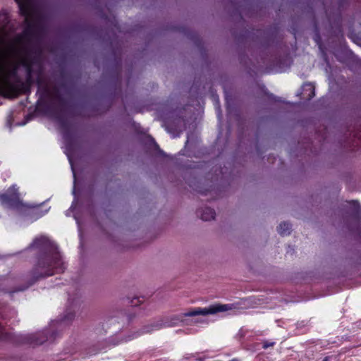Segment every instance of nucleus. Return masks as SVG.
Listing matches in <instances>:
<instances>
[{
    "mask_svg": "<svg viewBox=\"0 0 361 361\" xmlns=\"http://www.w3.org/2000/svg\"><path fill=\"white\" fill-rule=\"evenodd\" d=\"M20 13L25 16L27 27L23 34L12 37L8 32V16L0 13V94L11 96L18 93L24 86L20 75L23 71L26 82L31 84L32 66H40L38 57L32 56L30 50L32 41V20L34 8L31 0H16Z\"/></svg>",
    "mask_w": 361,
    "mask_h": 361,
    "instance_id": "nucleus-1",
    "label": "nucleus"
},
{
    "mask_svg": "<svg viewBox=\"0 0 361 361\" xmlns=\"http://www.w3.org/2000/svg\"><path fill=\"white\" fill-rule=\"evenodd\" d=\"M240 308L236 304H220L216 303L209 305L207 307H196L183 313V317H195L198 315L207 316L209 314H215L220 312H231L235 313Z\"/></svg>",
    "mask_w": 361,
    "mask_h": 361,
    "instance_id": "nucleus-2",
    "label": "nucleus"
},
{
    "mask_svg": "<svg viewBox=\"0 0 361 361\" xmlns=\"http://www.w3.org/2000/svg\"><path fill=\"white\" fill-rule=\"evenodd\" d=\"M0 201L3 204H8L11 207H16L20 203L18 194L17 193V189L14 186L9 188L8 194H4L0 195Z\"/></svg>",
    "mask_w": 361,
    "mask_h": 361,
    "instance_id": "nucleus-3",
    "label": "nucleus"
},
{
    "mask_svg": "<svg viewBox=\"0 0 361 361\" xmlns=\"http://www.w3.org/2000/svg\"><path fill=\"white\" fill-rule=\"evenodd\" d=\"M179 321L180 319L176 316L167 317L165 318L164 320L157 322L152 326V327H154L156 329H159L161 327L173 326L176 325Z\"/></svg>",
    "mask_w": 361,
    "mask_h": 361,
    "instance_id": "nucleus-4",
    "label": "nucleus"
},
{
    "mask_svg": "<svg viewBox=\"0 0 361 361\" xmlns=\"http://www.w3.org/2000/svg\"><path fill=\"white\" fill-rule=\"evenodd\" d=\"M215 216V212L211 208H205L201 214V218L204 221H210L214 219Z\"/></svg>",
    "mask_w": 361,
    "mask_h": 361,
    "instance_id": "nucleus-5",
    "label": "nucleus"
},
{
    "mask_svg": "<svg viewBox=\"0 0 361 361\" xmlns=\"http://www.w3.org/2000/svg\"><path fill=\"white\" fill-rule=\"evenodd\" d=\"M290 225L287 223H281L278 227V232L283 235H287L290 232Z\"/></svg>",
    "mask_w": 361,
    "mask_h": 361,
    "instance_id": "nucleus-6",
    "label": "nucleus"
},
{
    "mask_svg": "<svg viewBox=\"0 0 361 361\" xmlns=\"http://www.w3.org/2000/svg\"><path fill=\"white\" fill-rule=\"evenodd\" d=\"M144 300L143 297H133L130 300V303L133 306H138L142 304Z\"/></svg>",
    "mask_w": 361,
    "mask_h": 361,
    "instance_id": "nucleus-7",
    "label": "nucleus"
},
{
    "mask_svg": "<svg viewBox=\"0 0 361 361\" xmlns=\"http://www.w3.org/2000/svg\"><path fill=\"white\" fill-rule=\"evenodd\" d=\"M304 88L307 91H310V93H311L309 95V99L312 98L314 95V87H313L312 85H311V84H305V86H304Z\"/></svg>",
    "mask_w": 361,
    "mask_h": 361,
    "instance_id": "nucleus-8",
    "label": "nucleus"
},
{
    "mask_svg": "<svg viewBox=\"0 0 361 361\" xmlns=\"http://www.w3.org/2000/svg\"><path fill=\"white\" fill-rule=\"evenodd\" d=\"M60 265H61L60 259L59 257H56L54 264L52 266L54 267L56 269H59Z\"/></svg>",
    "mask_w": 361,
    "mask_h": 361,
    "instance_id": "nucleus-9",
    "label": "nucleus"
},
{
    "mask_svg": "<svg viewBox=\"0 0 361 361\" xmlns=\"http://www.w3.org/2000/svg\"><path fill=\"white\" fill-rule=\"evenodd\" d=\"M274 345V343H267V342H265L264 343V345H263V348L264 349L267 348L268 347H270V346H272Z\"/></svg>",
    "mask_w": 361,
    "mask_h": 361,
    "instance_id": "nucleus-10",
    "label": "nucleus"
},
{
    "mask_svg": "<svg viewBox=\"0 0 361 361\" xmlns=\"http://www.w3.org/2000/svg\"><path fill=\"white\" fill-rule=\"evenodd\" d=\"M328 360H329V358L326 357H325V358L324 359V360H323V361H328Z\"/></svg>",
    "mask_w": 361,
    "mask_h": 361,
    "instance_id": "nucleus-11",
    "label": "nucleus"
},
{
    "mask_svg": "<svg viewBox=\"0 0 361 361\" xmlns=\"http://www.w3.org/2000/svg\"><path fill=\"white\" fill-rule=\"evenodd\" d=\"M152 330H153L152 329H147V330H146V331H147V332H149V331H152Z\"/></svg>",
    "mask_w": 361,
    "mask_h": 361,
    "instance_id": "nucleus-12",
    "label": "nucleus"
}]
</instances>
